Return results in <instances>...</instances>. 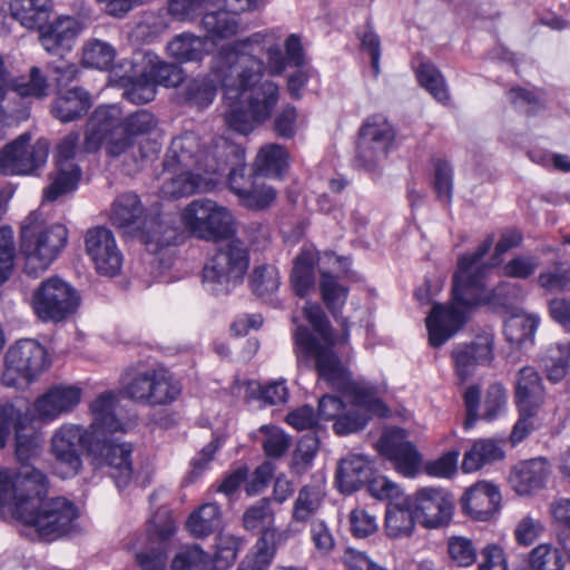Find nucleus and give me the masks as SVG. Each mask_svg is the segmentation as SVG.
Here are the masks:
<instances>
[{"mask_svg": "<svg viewBox=\"0 0 570 570\" xmlns=\"http://www.w3.org/2000/svg\"><path fill=\"white\" fill-rule=\"evenodd\" d=\"M261 32L222 46L212 58V72L223 89V118L228 128L243 135L269 119L279 100V87L265 80L264 62L255 57Z\"/></svg>", "mask_w": 570, "mask_h": 570, "instance_id": "obj_1", "label": "nucleus"}, {"mask_svg": "<svg viewBox=\"0 0 570 570\" xmlns=\"http://www.w3.org/2000/svg\"><path fill=\"white\" fill-rule=\"evenodd\" d=\"M494 243V236L488 235L473 254L462 255L458 271L453 275L452 301L450 304H434L426 317L429 341L433 347H440L454 336L466 323L471 308L489 299L507 306L521 299L524 294L520 285L502 282L488 292L483 278L489 266L481 264Z\"/></svg>", "mask_w": 570, "mask_h": 570, "instance_id": "obj_2", "label": "nucleus"}, {"mask_svg": "<svg viewBox=\"0 0 570 570\" xmlns=\"http://www.w3.org/2000/svg\"><path fill=\"white\" fill-rule=\"evenodd\" d=\"M303 312L318 337L304 326L296 327L294 340L297 365L309 367L314 362L313 366L320 377L334 389H347L351 403L368 415V420L389 416L390 409L381 389L368 383H348V373L333 352L334 337L322 307L316 303H307Z\"/></svg>", "mask_w": 570, "mask_h": 570, "instance_id": "obj_3", "label": "nucleus"}, {"mask_svg": "<svg viewBox=\"0 0 570 570\" xmlns=\"http://www.w3.org/2000/svg\"><path fill=\"white\" fill-rule=\"evenodd\" d=\"M92 423L90 424V454L96 465L108 469V473L115 480L116 485L125 488L132 478V464L130 460L131 446L127 443L114 441L111 435L116 432H126L130 422L124 421L112 392L98 395L90 404Z\"/></svg>", "mask_w": 570, "mask_h": 570, "instance_id": "obj_4", "label": "nucleus"}, {"mask_svg": "<svg viewBox=\"0 0 570 570\" xmlns=\"http://www.w3.org/2000/svg\"><path fill=\"white\" fill-rule=\"evenodd\" d=\"M68 240L61 224H49L38 213L29 214L21 225L20 250L26 258V272L38 276L59 256Z\"/></svg>", "mask_w": 570, "mask_h": 570, "instance_id": "obj_5", "label": "nucleus"}, {"mask_svg": "<svg viewBox=\"0 0 570 570\" xmlns=\"http://www.w3.org/2000/svg\"><path fill=\"white\" fill-rule=\"evenodd\" d=\"M101 146L111 159H131L135 164L138 161L135 140L124 134L121 108L117 105L96 108L87 122L83 150L88 154L96 153Z\"/></svg>", "mask_w": 570, "mask_h": 570, "instance_id": "obj_6", "label": "nucleus"}, {"mask_svg": "<svg viewBox=\"0 0 570 570\" xmlns=\"http://www.w3.org/2000/svg\"><path fill=\"white\" fill-rule=\"evenodd\" d=\"M248 252L238 239L220 245L203 268L202 283L215 296L227 295L243 282L248 269Z\"/></svg>", "mask_w": 570, "mask_h": 570, "instance_id": "obj_7", "label": "nucleus"}, {"mask_svg": "<svg viewBox=\"0 0 570 570\" xmlns=\"http://www.w3.org/2000/svg\"><path fill=\"white\" fill-rule=\"evenodd\" d=\"M78 518L76 505L65 498L42 499L31 507L23 502L19 508V520L33 527L39 537L51 541L67 533Z\"/></svg>", "mask_w": 570, "mask_h": 570, "instance_id": "obj_8", "label": "nucleus"}, {"mask_svg": "<svg viewBox=\"0 0 570 570\" xmlns=\"http://www.w3.org/2000/svg\"><path fill=\"white\" fill-rule=\"evenodd\" d=\"M45 347L32 338L16 342L6 353V367L2 382L6 386L21 389L28 386L48 367Z\"/></svg>", "mask_w": 570, "mask_h": 570, "instance_id": "obj_9", "label": "nucleus"}, {"mask_svg": "<svg viewBox=\"0 0 570 570\" xmlns=\"http://www.w3.org/2000/svg\"><path fill=\"white\" fill-rule=\"evenodd\" d=\"M180 220L191 235L206 240L227 237L234 230L233 214L208 198L189 203L183 209Z\"/></svg>", "mask_w": 570, "mask_h": 570, "instance_id": "obj_10", "label": "nucleus"}, {"mask_svg": "<svg viewBox=\"0 0 570 570\" xmlns=\"http://www.w3.org/2000/svg\"><path fill=\"white\" fill-rule=\"evenodd\" d=\"M217 138H213L210 145L202 142L194 132H185L174 138L165 157V168L175 170L176 167H180V169L216 174L220 169L218 161L220 150L215 148Z\"/></svg>", "mask_w": 570, "mask_h": 570, "instance_id": "obj_11", "label": "nucleus"}, {"mask_svg": "<svg viewBox=\"0 0 570 570\" xmlns=\"http://www.w3.org/2000/svg\"><path fill=\"white\" fill-rule=\"evenodd\" d=\"M79 305V293L59 277L43 281L32 294L33 312L43 322H62L73 315Z\"/></svg>", "mask_w": 570, "mask_h": 570, "instance_id": "obj_12", "label": "nucleus"}, {"mask_svg": "<svg viewBox=\"0 0 570 570\" xmlns=\"http://www.w3.org/2000/svg\"><path fill=\"white\" fill-rule=\"evenodd\" d=\"M135 402L157 406L175 402L181 394V383L167 370L148 368L136 373L124 387Z\"/></svg>", "mask_w": 570, "mask_h": 570, "instance_id": "obj_13", "label": "nucleus"}, {"mask_svg": "<svg viewBox=\"0 0 570 570\" xmlns=\"http://www.w3.org/2000/svg\"><path fill=\"white\" fill-rule=\"evenodd\" d=\"M90 426L85 430L80 425L63 424L51 438V452L57 461L56 471L62 479L75 476L79 473L81 461V448H87L90 453Z\"/></svg>", "mask_w": 570, "mask_h": 570, "instance_id": "obj_14", "label": "nucleus"}, {"mask_svg": "<svg viewBox=\"0 0 570 570\" xmlns=\"http://www.w3.org/2000/svg\"><path fill=\"white\" fill-rule=\"evenodd\" d=\"M30 134L24 132L0 151V174L29 175L46 164L49 142L39 139L30 145Z\"/></svg>", "mask_w": 570, "mask_h": 570, "instance_id": "obj_15", "label": "nucleus"}, {"mask_svg": "<svg viewBox=\"0 0 570 570\" xmlns=\"http://www.w3.org/2000/svg\"><path fill=\"white\" fill-rule=\"evenodd\" d=\"M392 144V125L387 117L374 115L360 130L356 159L367 169H374L387 161Z\"/></svg>", "mask_w": 570, "mask_h": 570, "instance_id": "obj_16", "label": "nucleus"}, {"mask_svg": "<svg viewBox=\"0 0 570 570\" xmlns=\"http://www.w3.org/2000/svg\"><path fill=\"white\" fill-rule=\"evenodd\" d=\"M412 421L411 411L394 404V471L407 479H414L423 469L422 453L407 440Z\"/></svg>", "mask_w": 570, "mask_h": 570, "instance_id": "obj_17", "label": "nucleus"}, {"mask_svg": "<svg viewBox=\"0 0 570 570\" xmlns=\"http://www.w3.org/2000/svg\"><path fill=\"white\" fill-rule=\"evenodd\" d=\"M85 250L99 274L115 276L120 272L124 257L109 228H89L85 234Z\"/></svg>", "mask_w": 570, "mask_h": 570, "instance_id": "obj_18", "label": "nucleus"}, {"mask_svg": "<svg viewBox=\"0 0 570 570\" xmlns=\"http://www.w3.org/2000/svg\"><path fill=\"white\" fill-rule=\"evenodd\" d=\"M215 148L220 150L218 158L220 169L216 174L224 171L227 165L233 166L228 175V184L230 190L240 202L255 185L259 175L243 163L245 151L240 146L230 142L224 137H218L215 140Z\"/></svg>", "mask_w": 570, "mask_h": 570, "instance_id": "obj_19", "label": "nucleus"}, {"mask_svg": "<svg viewBox=\"0 0 570 570\" xmlns=\"http://www.w3.org/2000/svg\"><path fill=\"white\" fill-rule=\"evenodd\" d=\"M420 522L425 528L446 527L452 519L454 503L452 495L441 488H423L414 499Z\"/></svg>", "mask_w": 570, "mask_h": 570, "instance_id": "obj_20", "label": "nucleus"}, {"mask_svg": "<svg viewBox=\"0 0 570 570\" xmlns=\"http://www.w3.org/2000/svg\"><path fill=\"white\" fill-rule=\"evenodd\" d=\"M81 400V389L58 384L48 389L33 403V417L49 423L72 412Z\"/></svg>", "mask_w": 570, "mask_h": 570, "instance_id": "obj_21", "label": "nucleus"}, {"mask_svg": "<svg viewBox=\"0 0 570 570\" xmlns=\"http://www.w3.org/2000/svg\"><path fill=\"white\" fill-rule=\"evenodd\" d=\"M176 525L168 510L158 511L149 521L148 533L159 541L160 547L136 556L141 570H165L167 553L163 544L175 533Z\"/></svg>", "mask_w": 570, "mask_h": 570, "instance_id": "obj_22", "label": "nucleus"}, {"mask_svg": "<svg viewBox=\"0 0 570 570\" xmlns=\"http://www.w3.org/2000/svg\"><path fill=\"white\" fill-rule=\"evenodd\" d=\"M452 356L461 382H464L479 365L489 364L493 358V335L482 333L476 335L470 344L459 345Z\"/></svg>", "mask_w": 570, "mask_h": 570, "instance_id": "obj_23", "label": "nucleus"}, {"mask_svg": "<svg viewBox=\"0 0 570 570\" xmlns=\"http://www.w3.org/2000/svg\"><path fill=\"white\" fill-rule=\"evenodd\" d=\"M126 63L134 71L147 73L156 85L164 87H177L184 80V72L177 65L161 61L157 55L150 51H137Z\"/></svg>", "mask_w": 570, "mask_h": 570, "instance_id": "obj_24", "label": "nucleus"}, {"mask_svg": "<svg viewBox=\"0 0 570 570\" xmlns=\"http://www.w3.org/2000/svg\"><path fill=\"white\" fill-rule=\"evenodd\" d=\"M550 472L549 462L543 458H537L513 466L509 482L518 494L529 495L546 485Z\"/></svg>", "mask_w": 570, "mask_h": 570, "instance_id": "obj_25", "label": "nucleus"}, {"mask_svg": "<svg viewBox=\"0 0 570 570\" xmlns=\"http://www.w3.org/2000/svg\"><path fill=\"white\" fill-rule=\"evenodd\" d=\"M500 502L498 488L485 481L472 485L462 498L464 511L479 521L489 520L498 511Z\"/></svg>", "mask_w": 570, "mask_h": 570, "instance_id": "obj_26", "label": "nucleus"}, {"mask_svg": "<svg viewBox=\"0 0 570 570\" xmlns=\"http://www.w3.org/2000/svg\"><path fill=\"white\" fill-rule=\"evenodd\" d=\"M17 508L14 515L19 518V508L23 502L36 505L48 493V479L40 470L29 464H22L16 472Z\"/></svg>", "mask_w": 570, "mask_h": 570, "instance_id": "obj_27", "label": "nucleus"}, {"mask_svg": "<svg viewBox=\"0 0 570 570\" xmlns=\"http://www.w3.org/2000/svg\"><path fill=\"white\" fill-rule=\"evenodd\" d=\"M171 170L173 173H176ZM217 179L214 177H202L200 171L181 169V173L174 174L166 178L159 189L164 198H181L190 196L195 193H206L214 188Z\"/></svg>", "mask_w": 570, "mask_h": 570, "instance_id": "obj_28", "label": "nucleus"}, {"mask_svg": "<svg viewBox=\"0 0 570 570\" xmlns=\"http://www.w3.org/2000/svg\"><path fill=\"white\" fill-rule=\"evenodd\" d=\"M80 32V24L71 17H60L40 33V42L43 49L52 55H61L69 51Z\"/></svg>", "mask_w": 570, "mask_h": 570, "instance_id": "obj_29", "label": "nucleus"}, {"mask_svg": "<svg viewBox=\"0 0 570 570\" xmlns=\"http://www.w3.org/2000/svg\"><path fill=\"white\" fill-rule=\"evenodd\" d=\"M130 59H124L115 69V73L122 81V96L132 104H147L156 96L155 81L147 75L134 71L131 66L126 63Z\"/></svg>", "mask_w": 570, "mask_h": 570, "instance_id": "obj_30", "label": "nucleus"}, {"mask_svg": "<svg viewBox=\"0 0 570 570\" xmlns=\"http://www.w3.org/2000/svg\"><path fill=\"white\" fill-rule=\"evenodd\" d=\"M146 209L135 193L119 195L112 203L110 220L114 226L125 229H140L145 223Z\"/></svg>", "mask_w": 570, "mask_h": 570, "instance_id": "obj_31", "label": "nucleus"}, {"mask_svg": "<svg viewBox=\"0 0 570 570\" xmlns=\"http://www.w3.org/2000/svg\"><path fill=\"white\" fill-rule=\"evenodd\" d=\"M370 461L361 454H350L337 466L336 483L342 493L351 494L360 490L368 480Z\"/></svg>", "mask_w": 570, "mask_h": 570, "instance_id": "obj_32", "label": "nucleus"}, {"mask_svg": "<svg viewBox=\"0 0 570 570\" xmlns=\"http://www.w3.org/2000/svg\"><path fill=\"white\" fill-rule=\"evenodd\" d=\"M166 50L179 63L202 61L209 53L208 37L183 32L171 38Z\"/></svg>", "mask_w": 570, "mask_h": 570, "instance_id": "obj_33", "label": "nucleus"}, {"mask_svg": "<svg viewBox=\"0 0 570 570\" xmlns=\"http://www.w3.org/2000/svg\"><path fill=\"white\" fill-rule=\"evenodd\" d=\"M515 404L518 407L540 410L544 401L541 377L531 366L519 370L515 379Z\"/></svg>", "mask_w": 570, "mask_h": 570, "instance_id": "obj_34", "label": "nucleus"}, {"mask_svg": "<svg viewBox=\"0 0 570 570\" xmlns=\"http://www.w3.org/2000/svg\"><path fill=\"white\" fill-rule=\"evenodd\" d=\"M324 495L325 478L320 474L298 491L293 507V520L297 522L308 521L321 508Z\"/></svg>", "mask_w": 570, "mask_h": 570, "instance_id": "obj_35", "label": "nucleus"}, {"mask_svg": "<svg viewBox=\"0 0 570 570\" xmlns=\"http://www.w3.org/2000/svg\"><path fill=\"white\" fill-rule=\"evenodd\" d=\"M91 107L89 94L75 87L61 92L52 105V115L61 122L73 121L87 114Z\"/></svg>", "mask_w": 570, "mask_h": 570, "instance_id": "obj_36", "label": "nucleus"}, {"mask_svg": "<svg viewBox=\"0 0 570 570\" xmlns=\"http://www.w3.org/2000/svg\"><path fill=\"white\" fill-rule=\"evenodd\" d=\"M10 13L22 27L33 30L45 24L50 16V0H11Z\"/></svg>", "mask_w": 570, "mask_h": 570, "instance_id": "obj_37", "label": "nucleus"}, {"mask_svg": "<svg viewBox=\"0 0 570 570\" xmlns=\"http://www.w3.org/2000/svg\"><path fill=\"white\" fill-rule=\"evenodd\" d=\"M202 27L213 40H224L243 30L237 14L229 10L210 11L203 16Z\"/></svg>", "mask_w": 570, "mask_h": 570, "instance_id": "obj_38", "label": "nucleus"}, {"mask_svg": "<svg viewBox=\"0 0 570 570\" xmlns=\"http://www.w3.org/2000/svg\"><path fill=\"white\" fill-rule=\"evenodd\" d=\"M504 458V451L501 445L491 439H481L474 442L462 461L464 472H474L485 464L493 463Z\"/></svg>", "mask_w": 570, "mask_h": 570, "instance_id": "obj_39", "label": "nucleus"}, {"mask_svg": "<svg viewBox=\"0 0 570 570\" xmlns=\"http://www.w3.org/2000/svg\"><path fill=\"white\" fill-rule=\"evenodd\" d=\"M222 512L217 504L206 503L194 511L186 523L195 538H206L222 528Z\"/></svg>", "mask_w": 570, "mask_h": 570, "instance_id": "obj_40", "label": "nucleus"}, {"mask_svg": "<svg viewBox=\"0 0 570 570\" xmlns=\"http://www.w3.org/2000/svg\"><path fill=\"white\" fill-rule=\"evenodd\" d=\"M81 177L80 167L56 166L49 175V185L43 190V198L47 202H55L59 197L76 190Z\"/></svg>", "mask_w": 570, "mask_h": 570, "instance_id": "obj_41", "label": "nucleus"}, {"mask_svg": "<svg viewBox=\"0 0 570 570\" xmlns=\"http://www.w3.org/2000/svg\"><path fill=\"white\" fill-rule=\"evenodd\" d=\"M415 520L420 521L416 513L415 501L394 484V537L410 535L414 529Z\"/></svg>", "mask_w": 570, "mask_h": 570, "instance_id": "obj_42", "label": "nucleus"}, {"mask_svg": "<svg viewBox=\"0 0 570 570\" xmlns=\"http://www.w3.org/2000/svg\"><path fill=\"white\" fill-rule=\"evenodd\" d=\"M288 531H278L275 528H266L262 531L255 544V554L253 558H248L250 562L267 570L271 564L276 547L284 543L288 539Z\"/></svg>", "mask_w": 570, "mask_h": 570, "instance_id": "obj_43", "label": "nucleus"}, {"mask_svg": "<svg viewBox=\"0 0 570 570\" xmlns=\"http://www.w3.org/2000/svg\"><path fill=\"white\" fill-rule=\"evenodd\" d=\"M210 76L213 77H197L195 79L189 80L184 89V97L186 101L198 108L204 109L212 105L216 96L217 81L216 77L210 71Z\"/></svg>", "mask_w": 570, "mask_h": 570, "instance_id": "obj_44", "label": "nucleus"}, {"mask_svg": "<svg viewBox=\"0 0 570 570\" xmlns=\"http://www.w3.org/2000/svg\"><path fill=\"white\" fill-rule=\"evenodd\" d=\"M315 255L312 252H302L294 262L291 282L294 292L304 297L315 285Z\"/></svg>", "mask_w": 570, "mask_h": 570, "instance_id": "obj_45", "label": "nucleus"}, {"mask_svg": "<svg viewBox=\"0 0 570 570\" xmlns=\"http://www.w3.org/2000/svg\"><path fill=\"white\" fill-rule=\"evenodd\" d=\"M541 364L547 376L552 382L561 381L570 364V343H557L551 345L541 358Z\"/></svg>", "mask_w": 570, "mask_h": 570, "instance_id": "obj_46", "label": "nucleus"}, {"mask_svg": "<svg viewBox=\"0 0 570 570\" xmlns=\"http://www.w3.org/2000/svg\"><path fill=\"white\" fill-rule=\"evenodd\" d=\"M539 318L534 315H512L504 323V335L515 346L532 343Z\"/></svg>", "mask_w": 570, "mask_h": 570, "instance_id": "obj_47", "label": "nucleus"}, {"mask_svg": "<svg viewBox=\"0 0 570 570\" xmlns=\"http://www.w3.org/2000/svg\"><path fill=\"white\" fill-rule=\"evenodd\" d=\"M177 238L178 229L163 218L154 222L151 227L142 234V242L153 254L174 245Z\"/></svg>", "mask_w": 570, "mask_h": 570, "instance_id": "obj_48", "label": "nucleus"}, {"mask_svg": "<svg viewBox=\"0 0 570 570\" xmlns=\"http://www.w3.org/2000/svg\"><path fill=\"white\" fill-rule=\"evenodd\" d=\"M256 165L259 171L269 176H278L288 167V154L277 144H269L261 148Z\"/></svg>", "mask_w": 570, "mask_h": 570, "instance_id": "obj_49", "label": "nucleus"}, {"mask_svg": "<svg viewBox=\"0 0 570 570\" xmlns=\"http://www.w3.org/2000/svg\"><path fill=\"white\" fill-rule=\"evenodd\" d=\"M116 57L115 48L99 39H89L82 48V62L87 67L107 70Z\"/></svg>", "mask_w": 570, "mask_h": 570, "instance_id": "obj_50", "label": "nucleus"}, {"mask_svg": "<svg viewBox=\"0 0 570 570\" xmlns=\"http://www.w3.org/2000/svg\"><path fill=\"white\" fill-rule=\"evenodd\" d=\"M31 422L33 417L13 404L0 403V448L6 445L12 430L28 426Z\"/></svg>", "mask_w": 570, "mask_h": 570, "instance_id": "obj_51", "label": "nucleus"}, {"mask_svg": "<svg viewBox=\"0 0 570 570\" xmlns=\"http://www.w3.org/2000/svg\"><path fill=\"white\" fill-rule=\"evenodd\" d=\"M171 570H214L212 557L197 546L181 549L171 562Z\"/></svg>", "mask_w": 570, "mask_h": 570, "instance_id": "obj_52", "label": "nucleus"}, {"mask_svg": "<svg viewBox=\"0 0 570 570\" xmlns=\"http://www.w3.org/2000/svg\"><path fill=\"white\" fill-rule=\"evenodd\" d=\"M320 288L326 307L331 311L334 317H337L338 311L346 302L347 288L341 285L333 275L326 272L321 273Z\"/></svg>", "mask_w": 570, "mask_h": 570, "instance_id": "obj_53", "label": "nucleus"}, {"mask_svg": "<svg viewBox=\"0 0 570 570\" xmlns=\"http://www.w3.org/2000/svg\"><path fill=\"white\" fill-rule=\"evenodd\" d=\"M539 287L549 293L570 291V265L556 263L550 269L543 271L537 278Z\"/></svg>", "mask_w": 570, "mask_h": 570, "instance_id": "obj_54", "label": "nucleus"}, {"mask_svg": "<svg viewBox=\"0 0 570 570\" xmlns=\"http://www.w3.org/2000/svg\"><path fill=\"white\" fill-rule=\"evenodd\" d=\"M274 512L268 499L264 498L249 505L243 514V524L248 531L265 530L272 528Z\"/></svg>", "mask_w": 570, "mask_h": 570, "instance_id": "obj_55", "label": "nucleus"}, {"mask_svg": "<svg viewBox=\"0 0 570 570\" xmlns=\"http://www.w3.org/2000/svg\"><path fill=\"white\" fill-rule=\"evenodd\" d=\"M13 91L21 98L41 99L48 95V82L38 67H32L27 77L13 83Z\"/></svg>", "mask_w": 570, "mask_h": 570, "instance_id": "obj_56", "label": "nucleus"}, {"mask_svg": "<svg viewBox=\"0 0 570 570\" xmlns=\"http://www.w3.org/2000/svg\"><path fill=\"white\" fill-rule=\"evenodd\" d=\"M157 118L148 110L140 109L124 118L121 114V128L134 140L136 137L145 136L157 128Z\"/></svg>", "mask_w": 570, "mask_h": 570, "instance_id": "obj_57", "label": "nucleus"}, {"mask_svg": "<svg viewBox=\"0 0 570 570\" xmlns=\"http://www.w3.org/2000/svg\"><path fill=\"white\" fill-rule=\"evenodd\" d=\"M16 455L19 462H26L39 453L41 439L33 430L32 422L28 426L16 430Z\"/></svg>", "mask_w": 570, "mask_h": 570, "instance_id": "obj_58", "label": "nucleus"}, {"mask_svg": "<svg viewBox=\"0 0 570 570\" xmlns=\"http://www.w3.org/2000/svg\"><path fill=\"white\" fill-rule=\"evenodd\" d=\"M416 76L419 82L438 101L445 102L449 100L448 89L440 71L430 63H421Z\"/></svg>", "mask_w": 570, "mask_h": 570, "instance_id": "obj_59", "label": "nucleus"}, {"mask_svg": "<svg viewBox=\"0 0 570 570\" xmlns=\"http://www.w3.org/2000/svg\"><path fill=\"white\" fill-rule=\"evenodd\" d=\"M559 550L550 544H540L530 553L531 570H563Z\"/></svg>", "mask_w": 570, "mask_h": 570, "instance_id": "obj_60", "label": "nucleus"}, {"mask_svg": "<svg viewBox=\"0 0 570 570\" xmlns=\"http://www.w3.org/2000/svg\"><path fill=\"white\" fill-rule=\"evenodd\" d=\"M508 395L507 390L500 383L491 384L485 393L483 401V414L481 419L492 421L507 410Z\"/></svg>", "mask_w": 570, "mask_h": 570, "instance_id": "obj_61", "label": "nucleus"}, {"mask_svg": "<svg viewBox=\"0 0 570 570\" xmlns=\"http://www.w3.org/2000/svg\"><path fill=\"white\" fill-rule=\"evenodd\" d=\"M448 553L458 567H470L476 560V550L472 541L464 537H452L448 541Z\"/></svg>", "mask_w": 570, "mask_h": 570, "instance_id": "obj_62", "label": "nucleus"}, {"mask_svg": "<svg viewBox=\"0 0 570 570\" xmlns=\"http://www.w3.org/2000/svg\"><path fill=\"white\" fill-rule=\"evenodd\" d=\"M250 286L257 295L275 292L279 286V276L276 267L264 265L256 267L250 275Z\"/></svg>", "mask_w": 570, "mask_h": 570, "instance_id": "obj_63", "label": "nucleus"}, {"mask_svg": "<svg viewBox=\"0 0 570 570\" xmlns=\"http://www.w3.org/2000/svg\"><path fill=\"white\" fill-rule=\"evenodd\" d=\"M553 520L567 529L560 534V543L570 559V498H557L549 507Z\"/></svg>", "mask_w": 570, "mask_h": 570, "instance_id": "obj_64", "label": "nucleus"}]
</instances>
